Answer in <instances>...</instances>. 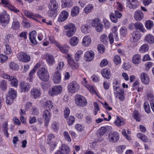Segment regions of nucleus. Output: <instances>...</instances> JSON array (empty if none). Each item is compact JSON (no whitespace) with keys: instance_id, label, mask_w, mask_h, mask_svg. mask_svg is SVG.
I'll return each instance as SVG.
<instances>
[{"instance_id":"c85d7f7f","label":"nucleus","mask_w":154,"mask_h":154,"mask_svg":"<svg viewBox=\"0 0 154 154\" xmlns=\"http://www.w3.org/2000/svg\"><path fill=\"white\" fill-rule=\"evenodd\" d=\"M58 8V5L57 2L55 0H51V4L48 6L49 10H52L57 12V9Z\"/></svg>"},{"instance_id":"9d476101","label":"nucleus","mask_w":154,"mask_h":154,"mask_svg":"<svg viewBox=\"0 0 154 154\" xmlns=\"http://www.w3.org/2000/svg\"><path fill=\"white\" fill-rule=\"evenodd\" d=\"M23 12L24 15L26 17L35 20H36V18H39V19L42 18V17L39 14H34L26 10H23Z\"/></svg>"},{"instance_id":"a878e982","label":"nucleus","mask_w":154,"mask_h":154,"mask_svg":"<svg viewBox=\"0 0 154 154\" xmlns=\"http://www.w3.org/2000/svg\"><path fill=\"white\" fill-rule=\"evenodd\" d=\"M132 38L131 39L132 42H137L140 38V35L137 31H134L132 33Z\"/></svg>"},{"instance_id":"412c9836","label":"nucleus","mask_w":154,"mask_h":154,"mask_svg":"<svg viewBox=\"0 0 154 154\" xmlns=\"http://www.w3.org/2000/svg\"><path fill=\"white\" fill-rule=\"evenodd\" d=\"M67 60L69 64L73 69H75L79 67V64L75 63L72 57L69 55H68Z\"/></svg>"},{"instance_id":"20e7f679","label":"nucleus","mask_w":154,"mask_h":154,"mask_svg":"<svg viewBox=\"0 0 154 154\" xmlns=\"http://www.w3.org/2000/svg\"><path fill=\"white\" fill-rule=\"evenodd\" d=\"M62 87L60 85L54 86L49 89V94L52 97L57 95L62 92Z\"/></svg>"},{"instance_id":"a18cd8bd","label":"nucleus","mask_w":154,"mask_h":154,"mask_svg":"<svg viewBox=\"0 0 154 154\" xmlns=\"http://www.w3.org/2000/svg\"><path fill=\"white\" fill-rule=\"evenodd\" d=\"M89 26L87 24H83L81 26V30L83 33L86 34L88 32Z\"/></svg>"},{"instance_id":"bf43d9fd","label":"nucleus","mask_w":154,"mask_h":154,"mask_svg":"<svg viewBox=\"0 0 154 154\" xmlns=\"http://www.w3.org/2000/svg\"><path fill=\"white\" fill-rule=\"evenodd\" d=\"M114 123L117 126H120L124 124V121L121 119L120 118L117 116V120Z\"/></svg>"},{"instance_id":"f704fd0d","label":"nucleus","mask_w":154,"mask_h":154,"mask_svg":"<svg viewBox=\"0 0 154 154\" xmlns=\"http://www.w3.org/2000/svg\"><path fill=\"white\" fill-rule=\"evenodd\" d=\"M79 9L77 6L74 7L71 11V15L72 17H75L79 14Z\"/></svg>"},{"instance_id":"bb28decb","label":"nucleus","mask_w":154,"mask_h":154,"mask_svg":"<svg viewBox=\"0 0 154 154\" xmlns=\"http://www.w3.org/2000/svg\"><path fill=\"white\" fill-rule=\"evenodd\" d=\"M60 150L63 154H69L70 149L69 147L65 145H62L59 148Z\"/></svg>"},{"instance_id":"2f4dec72","label":"nucleus","mask_w":154,"mask_h":154,"mask_svg":"<svg viewBox=\"0 0 154 154\" xmlns=\"http://www.w3.org/2000/svg\"><path fill=\"white\" fill-rule=\"evenodd\" d=\"M120 35L122 37H125L128 34L127 28L126 27L122 26L119 30Z\"/></svg>"},{"instance_id":"9b49d317","label":"nucleus","mask_w":154,"mask_h":154,"mask_svg":"<svg viewBox=\"0 0 154 154\" xmlns=\"http://www.w3.org/2000/svg\"><path fill=\"white\" fill-rule=\"evenodd\" d=\"M94 56V52L92 51H88L85 53L84 57L85 60L87 62L91 61Z\"/></svg>"},{"instance_id":"052dcab7","label":"nucleus","mask_w":154,"mask_h":154,"mask_svg":"<svg viewBox=\"0 0 154 154\" xmlns=\"http://www.w3.org/2000/svg\"><path fill=\"white\" fill-rule=\"evenodd\" d=\"M57 12L52 10H49L48 14L49 16L52 17H56L57 14Z\"/></svg>"},{"instance_id":"2eb2a0df","label":"nucleus","mask_w":154,"mask_h":154,"mask_svg":"<svg viewBox=\"0 0 154 154\" xmlns=\"http://www.w3.org/2000/svg\"><path fill=\"white\" fill-rule=\"evenodd\" d=\"M143 14L140 10L136 11L134 15V19L137 21H141L143 18Z\"/></svg>"},{"instance_id":"72a5a7b5","label":"nucleus","mask_w":154,"mask_h":154,"mask_svg":"<svg viewBox=\"0 0 154 154\" xmlns=\"http://www.w3.org/2000/svg\"><path fill=\"white\" fill-rule=\"evenodd\" d=\"M79 39L76 37L74 36L69 40V43L72 46L76 45L79 42Z\"/></svg>"},{"instance_id":"5fc2aeb1","label":"nucleus","mask_w":154,"mask_h":154,"mask_svg":"<svg viewBox=\"0 0 154 154\" xmlns=\"http://www.w3.org/2000/svg\"><path fill=\"white\" fill-rule=\"evenodd\" d=\"M153 26V23L152 21L150 20H148L146 21L145 23V26L148 29H151Z\"/></svg>"},{"instance_id":"7c9ffc66","label":"nucleus","mask_w":154,"mask_h":154,"mask_svg":"<svg viewBox=\"0 0 154 154\" xmlns=\"http://www.w3.org/2000/svg\"><path fill=\"white\" fill-rule=\"evenodd\" d=\"M8 124L7 122H5L2 124V127L4 135L7 137H8L9 136V133L8 131Z\"/></svg>"},{"instance_id":"4c0bfd02","label":"nucleus","mask_w":154,"mask_h":154,"mask_svg":"<svg viewBox=\"0 0 154 154\" xmlns=\"http://www.w3.org/2000/svg\"><path fill=\"white\" fill-rule=\"evenodd\" d=\"M113 89L114 93L116 97H118V95L120 94V93H122L124 91L123 90L120 88L119 87H114Z\"/></svg>"},{"instance_id":"13d9d810","label":"nucleus","mask_w":154,"mask_h":154,"mask_svg":"<svg viewBox=\"0 0 154 154\" xmlns=\"http://www.w3.org/2000/svg\"><path fill=\"white\" fill-rule=\"evenodd\" d=\"M100 23H101V21L98 18H95L92 20L91 25L93 27H95Z\"/></svg>"},{"instance_id":"6e6d98bb","label":"nucleus","mask_w":154,"mask_h":154,"mask_svg":"<svg viewBox=\"0 0 154 154\" xmlns=\"http://www.w3.org/2000/svg\"><path fill=\"white\" fill-rule=\"evenodd\" d=\"M5 49L4 50L5 53L7 55H9L12 53V51L10 46L6 44L5 45Z\"/></svg>"},{"instance_id":"c03bdc74","label":"nucleus","mask_w":154,"mask_h":154,"mask_svg":"<svg viewBox=\"0 0 154 154\" xmlns=\"http://www.w3.org/2000/svg\"><path fill=\"white\" fill-rule=\"evenodd\" d=\"M8 8L11 11L14 12L18 14H20V11L18 9L12 5L8 6Z\"/></svg>"},{"instance_id":"1a4fd4ad","label":"nucleus","mask_w":154,"mask_h":154,"mask_svg":"<svg viewBox=\"0 0 154 154\" xmlns=\"http://www.w3.org/2000/svg\"><path fill=\"white\" fill-rule=\"evenodd\" d=\"M119 135L117 132H112L109 134V140L111 142H116L119 140Z\"/></svg>"},{"instance_id":"680f3d73","label":"nucleus","mask_w":154,"mask_h":154,"mask_svg":"<svg viewBox=\"0 0 154 154\" xmlns=\"http://www.w3.org/2000/svg\"><path fill=\"white\" fill-rule=\"evenodd\" d=\"M133 115L134 118L138 122L140 121L141 118L140 115V113L138 112L137 111H135L133 112Z\"/></svg>"},{"instance_id":"6e6552de","label":"nucleus","mask_w":154,"mask_h":154,"mask_svg":"<svg viewBox=\"0 0 154 154\" xmlns=\"http://www.w3.org/2000/svg\"><path fill=\"white\" fill-rule=\"evenodd\" d=\"M17 57L20 61L24 62H28L30 60L29 55L27 53L20 52L18 53Z\"/></svg>"},{"instance_id":"aec40b11","label":"nucleus","mask_w":154,"mask_h":154,"mask_svg":"<svg viewBox=\"0 0 154 154\" xmlns=\"http://www.w3.org/2000/svg\"><path fill=\"white\" fill-rule=\"evenodd\" d=\"M68 12L65 11H63L60 14L58 18V21L59 22H63L68 17Z\"/></svg>"},{"instance_id":"39448f33","label":"nucleus","mask_w":154,"mask_h":154,"mask_svg":"<svg viewBox=\"0 0 154 154\" xmlns=\"http://www.w3.org/2000/svg\"><path fill=\"white\" fill-rule=\"evenodd\" d=\"M68 88L69 93H74L78 91L80 88V86L77 82L73 81L69 84Z\"/></svg>"},{"instance_id":"a19ab883","label":"nucleus","mask_w":154,"mask_h":154,"mask_svg":"<svg viewBox=\"0 0 154 154\" xmlns=\"http://www.w3.org/2000/svg\"><path fill=\"white\" fill-rule=\"evenodd\" d=\"M83 53V52L82 50H79L75 53L74 58L76 61H78L79 60Z\"/></svg>"},{"instance_id":"e2e57ef3","label":"nucleus","mask_w":154,"mask_h":154,"mask_svg":"<svg viewBox=\"0 0 154 154\" xmlns=\"http://www.w3.org/2000/svg\"><path fill=\"white\" fill-rule=\"evenodd\" d=\"M117 27L116 26H114L112 28V31L113 32V35L115 37V40L117 41L118 40V35L117 33Z\"/></svg>"},{"instance_id":"0e129e2a","label":"nucleus","mask_w":154,"mask_h":154,"mask_svg":"<svg viewBox=\"0 0 154 154\" xmlns=\"http://www.w3.org/2000/svg\"><path fill=\"white\" fill-rule=\"evenodd\" d=\"M114 62L116 65L119 64L121 63L120 57L118 55H116L115 56L114 58Z\"/></svg>"},{"instance_id":"338daca9","label":"nucleus","mask_w":154,"mask_h":154,"mask_svg":"<svg viewBox=\"0 0 154 154\" xmlns=\"http://www.w3.org/2000/svg\"><path fill=\"white\" fill-rule=\"evenodd\" d=\"M64 66V64L63 62L61 61L59 62L57 66L56 69L57 71H59V70H61Z\"/></svg>"},{"instance_id":"774afa93","label":"nucleus","mask_w":154,"mask_h":154,"mask_svg":"<svg viewBox=\"0 0 154 154\" xmlns=\"http://www.w3.org/2000/svg\"><path fill=\"white\" fill-rule=\"evenodd\" d=\"M95 27V29L97 32H100L103 31V26L101 23H100Z\"/></svg>"},{"instance_id":"393cba45","label":"nucleus","mask_w":154,"mask_h":154,"mask_svg":"<svg viewBox=\"0 0 154 154\" xmlns=\"http://www.w3.org/2000/svg\"><path fill=\"white\" fill-rule=\"evenodd\" d=\"M101 74L103 77L107 79H109L111 77L110 70L107 68L104 69L101 71Z\"/></svg>"},{"instance_id":"ddd939ff","label":"nucleus","mask_w":154,"mask_h":154,"mask_svg":"<svg viewBox=\"0 0 154 154\" xmlns=\"http://www.w3.org/2000/svg\"><path fill=\"white\" fill-rule=\"evenodd\" d=\"M140 78L142 82L145 85H148L149 82V79L148 74L146 72H142L140 75Z\"/></svg>"},{"instance_id":"6ab92c4d","label":"nucleus","mask_w":154,"mask_h":154,"mask_svg":"<svg viewBox=\"0 0 154 154\" xmlns=\"http://www.w3.org/2000/svg\"><path fill=\"white\" fill-rule=\"evenodd\" d=\"M53 80L55 84H57L60 83L61 80V77L59 71H57L54 72Z\"/></svg>"},{"instance_id":"c756f323","label":"nucleus","mask_w":154,"mask_h":154,"mask_svg":"<svg viewBox=\"0 0 154 154\" xmlns=\"http://www.w3.org/2000/svg\"><path fill=\"white\" fill-rule=\"evenodd\" d=\"M91 42L90 37L89 36L85 35L83 38L82 44L85 46H88L90 45Z\"/></svg>"},{"instance_id":"4be33fe9","label":"nucleus","mask_w":154,"mask_h":154,"mask_svg":"<svg viewBox=\"0 0 154 154\" xmlns=\"http://www.w3.org/2000/svg\"><path fill=\"white\" fill-rule=\"evenodd\" d=\"M11 27L13 29L15 30H17L20 28V22L17 20V17L16 16H14L13 18V22Z\"/></svg>"},{"instance_id":"7ed1b4c3","label":"nucleus","mask_w":154,"mask_h":154,"mask_svg":"<svg viewBox=\"0 0 154 154\" xmlns=\"http://www.w3.org/2000/svg\"><path fill=\"white\" fill-rule=\"evenodd\" d=\"M37 75L39 78L42 81H47L49 78L48 70L45 67L40 68L37 71Z\"/></svg>"},{"instance_id":"b1692460","label":"nucleus","mask_w":154,"mask_h":154,"mask_svg":"<svg viewBox=\"0 0 154 154\" xmlns=\"http://www.w3.org/2000/svg\"><path fill=\"white\" fill-rule=\"evenodd\" d=\"M46 59L47 63L50 65H52L55 63L54 56L51 54H47L46 55Z\"/></svg>"},{"instance_id":"5701e85b","label":"nucleus","mask_w":154,"mask_h":154,"mask_svg":"<svg viewBox=\"0 0 154 154\" xmlns=\"http://www.w3.org/2000/svg\"><path fill=\"white\" fill-rule=\"evenodd\" d=\"M132 61L134 64L137 65L140 64L141 61V55L138 54L134 55L132 57Z\"/></svg>"},{"instance_id":"3c124183","label":"nucleus","mask_w":154,"mask_h":154,"mask_svg":"<svg viewBox=\"0 0 154 154\" xmlns=\"http://www.w3.org/2000/svg\"><path fill=\"white\" fill-rule=\"evenodd\" d=\"M93 8V7L92 5H88L84 8V11L85 13L88 14L91 11Z\"/></svg>"},{"instance_id":"4468645a","label":"nucleus","mask_w":154,"mask_h":154,"mask_svg":"<svg viewBox=\"0 0 154 154\" xmlns=\"http://www.w3.org/2000/svg\"><path fill=\"white\" fill-rule=\"evenodd\" d=\"M41 95L40 89L35 88L31 89L30 91V95L32 98L36 99L39 97Z\"/></svg>"},{"instance_id":"e433bc0d","label":"nucleus","mask_w":154,"mask_h":154,"mask_svg":"<svg viewBox=\"0 0 154 154\" xmlns=\"http://www.w3.org/2000/svg\"><path fill=\"white\" fill-rule=\"evenodd\" d=\"M56 45L62 53L66 54L68 52V49L66 47L61 46L57 42H56Z\"/></svg>"},{"instance_id":"58836bf2","label":"nucleus","mask_w":154,"mask_h":154,"mask_svg":"<svg viewBox=\"0 0 154 154\" xmlns=\"http://www.w3.org/2000/svg\"><path fill=\"white\" fill-rule=\"evenodd\" d=\"M134 25L136 29H138L142 32L143 31L144 28L143 25L141 23L137 22L135 23Z\"/></svg>"},{"instance_id":"f257e3e1","label":"nucleus","mask_w":154,"mask_h":154,"mask_svg":"<svg viewBox=\"0 0 154 154\" xmlns=\"http://www.w3.org/2000/svg\"><path fill=\"white\" fill-rule=\"evenodd\" d=\"M17 96V92L16 90L12 88L9 89L6 100V103L8 105H11L13 103L14 100Z\"/></svg>"},{"instance_id":"49530a36","label":"nucleus","mask_w":154,"mask_h":154,"mask_svg":"<svg viewBox=\"0 0 154 154\" xmlns=\"http://www.w3.org/2000/svg\"><path fill=\"white\" fill-rule=\"evenodd\" d=\"M67 123L68 125H72L75 121V118L73 116H70L67 117Z\"/></svg>"},{"instance_id":"f3484780","label":"nucleus","mask_w":154,"mask_h":154,"mask_svg":"<svg viewBox=\"0 0 154 154\" xmlns=\"http://www.w3.org/2000/svg\"><path fill=\"white\" fill-rule=\"evenodd\" d=\"M127 4L130 8H135L138 5L139 3L137 0H127Z\"/></svg>"},{"instance_id":"79ce46f5","label":"nucleus","mask_w":154,"mask_h":154,"mask_svg":"<svg viewBox=\"0 0 154 154\" xmlns=\"http://www.w3.org/2000/svg\"><path fill=\"white\" fill-rule=\"evenodd\" d=\"M59 126L58 122H54L51 124V128L55 132L57 131Z\"/></svg>"},{"instance_id":"f03ea898","label":"nucleus","mask_w":154,"mask_h":154,"mask_svg":"<svg viewBox=\"0 0 154 154\" xmlns=\"http://www.w3.org/2000/svg\"><path fill=\"white\" fill-rule=\"evenodd\" d=\"M63 28L66 30L65 32L66 35L69 37L72 36L75 34L76 30V27L75 25L72 23H70L64 26Z\"/></svg>"},{"instance_id":"37998d69","label":"nucleus","mask_w":154,"mask_h":154,"mask_svg":"<svg viewBox=\"0 0 154 154\" xmlns=\"http://www.w3.org/2000/svg\"><path fill=\"white\" fill-rule=\"evenodd\" d=\"M149 47L147 45L144 44L142 45L139 49V51L140 53H143L148 50Z\"/></svg>"},{"instance_id":"dca6fc26","label":"nucleus","mask_w":154,"mask_h":154,"mask_svg":"<svg viewBox=\"0 0 154 154\" xmlns=\"http://www.w3.org/2000/svg\"><path fill=\"white\" fill-rule=\"evenodd\" d=\"M36 32L35 31L31 32L29 35V37L31 43L34 45L37 44L38 42L36 40Z\"/></svg>"},{"instance_id":"c9c22d12","label":"nucleus","mask_w":154,"mask_h":154,"mask_svg":"<svg viewBox=\"0 0 154 154\" xmlns=\"http://www.w3.org/2000/svg\"><path fill=\"white\" fill-rule=\"evenodd\" d=\"M137 137L138 138L140 139L142 141L145 142H147L148 141V139L147 137L142 133H138L137 134Z\"/></svg>"},{"instance_id":"8fccbe9b","label":"nucleus","mask_w":154,"mask_h":154,"mask_svg":"<svg viewBox=\"0 0 154 154\" xmlns=\"http://www.w3.org/2000/svg\"><path fill=\"white\" fill-rule=\"evenodd\" d=\"M101 42L103 44H107L108 43V38L106 35L103 34L101 35L100 37Z\"/></svg>"},{"instance_id":"f8f14e48","label":"nucleus","mask_w":154,"mask_h":154,"mask_svg":"<svg viewBox=\"0 0 154 154\" xmlns=\"http://www.w3.org/2000/svg\"><path fill=\"white\" fill-rule=\"evenodd\" d=\"M19 85L20 89L22 92H27L31 88V85L29 83L25 82H22Z\"/></svg>"},{"instance_id":"0eeeda50","label":"nucleus","mask_w":154,"mask_h":154,"mask_svg":"<svg viewBox=\"0 0 154 154\" xmlns=\"http://www.w3.org/2000/svg\"><path fill=\"white\" fill-rule=\"evenodd\" d=\"M10 21V16L5 11H4L0 15V22L2 26H5Z\"/></svg>"},{"instance_id":"cd10ccee","label":"nucleus","mask_w":154,"mask_h":154,"mask_svg":"<svg viewBox=\"0 0 154 154\" xmlns=\"http://www.w3.org/2000/svg\"><path fill=\"white\" fill-rule=\"evenodd\" d=\"M9 81H10V84L11 86L15 88L17 87L18 84V81L16 77L11 76Z\"/></svg>"},{"instance_id":"473e14b6","label":"nucleus","mask_w":154,"mask_h":154,"mask_svg":"<svg viewBox=\"0 0 154 154\" xmlns=\"http://www.w3.org/2000/svg\"><path fill=\"white\" fill-rule=\"evenodd\" d=\"M145 40L149 43L152 44L154 43V36L151 34H148L146 35Z\"/></svg>"},{"instance_id":"603ef678","label":"nucleus","mask_w":154,"mask_h":154,"mask_svg":"<svg viewBox=\"0 0 154 154\" xmlns=\"http://www.w3.org/2000/svg\"><path fill=\"white\" fill-rule=\"evenodd\" d=\"M7 82L5 80L2 81L0 83V88L2 91H5L7 89Z\"/></svg>"},{"instance_id":"de8ad7c7","label":"nucleus","mask_w":154,"mask_h":154,"mask_svg":"<svg viewBox=\"0 0 154 154\" xmlns=\"http://www.w3.org/2000/svg\"><path fill=\"white\" fill-rule=\"evenodd\" d=\"M10 68L13 70H17L19 69L18 65L16 63L11 62L9 64Z\"/></svg>"},{"instance_id":"4d7b16f0","label":"nucleus","mask_w":154,"mask_h":154,"mask_svg":"<svg viewBox=\"0 0 154 154\" xmlns=\"http://www.w3.org/2000/svg\"><path fill=\"white\" fill-rule=\"evenodd\" d=\"M62 2L65 7L72 6L73 5L72 2L71 0H62Z\"/></svg>"},{"instance_id":"69168bd1","label":"nucleus","mask_w":154,"mask_h":154,"mask_svg":"<svg viewBox=\"0 0 154 154\" xmlns=\"http://www.w3.org/2000/svg\"><path fill=\"white\" fill-rule=\"evenodd\" d=\"M45 106L47 108L49 109V110L51 109H53V105L52 101L51 100H49L46 102Z\"/></svg>"},{"instance_id":"a211bd4d","label":"nucleus","mask_w":154,"mask_h":154,"mask_svg":"<svg viewBox=\"0 0 154 154\" xmlns=\"http://www.w3.org/2000/svg\"><path fill=\"white\" fill-rule=\"evenodd\" d=\"M43 118L44 119L45 122H48L51 118V113L50 110H45L42 113Z\"/></svg>"},{"instance_id":"423d86ee","label":"nucleus","mask_w":154,"mask_h":154,"mask_svg":"<svg viewBox=\"0 0 154 154\" xmlns=\"http://www.w3.org/2000/svg\"><path fill=\"white\" fill-rule=\"evenodd\" d=\"M75 103L77 106L84 107L86 106L87 103L85 98L83 96L78 95L75 97Z\"/></svg>"},{"instance_id":"ea45409f","label":"nucleus","mask_w":154,"mask_h":154,"mask_svg":"<svg viewBox=\"0 0 154 154\" xmlns=\"http://www.w3.org/2000/svg\"><path fill=\"white\" fill-rule=\"evenodd\" d=\"M140 82L138 81H135L133 83V86L134 89H137V91L139 92L141 91L142 89L141 86H140Z\"/></svg>"},{"instance_id":"864d4df0","label":"nucleus","mask_w":154,"mask_h":154,"mask_svg":"<svg viewBox=\"0 0 154 154\" xmlns=\"http://www.w3.org/2000/svg\"><path fill=\"white\" fill-rule=\"evenodd\" d=\"M35 68H33L29 72V76L27 78V80H28L29 82H31L32 81V79L33 78V75L35 74Z\"/></svg>"},{"instance_id":"09e8293b","label":"nucleus","mask_w":154,"mask_h":154,"mask_svg":"<svg viewBox=\"0 0 154 154\" xmlns=\"http://www.w3.org/2000/svg\"><path fill=\"white\" fill-rule=\"evenodd\" d=\"M107 129L105 127H101L98 131V133L99 136L101 137L106 132Z\"/></svg>"}]
</instances>
